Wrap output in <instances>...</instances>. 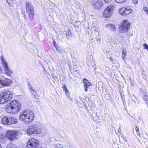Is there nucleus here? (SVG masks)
I'll return each instance as SVG.
<instances>
[{
  "instance_id": "39448f33",
  "label": "nucleus",
  "mask_w": 148,
  "mask_h": 148,
  "mask_svg": "<svg viewBox=\"0 0 148 148\" xmlns=\"http://www.w3.org/2000/svg\"><path fill=\"white\" fill-rule=\"evenodd\" d=\"M16 119L13 117L8 116L0 117V123L4 125H11L16 123Z\"/></svg>"
},
{
  "instance_id": "7c9ffc66",
  "label": "nucleus",
  "mask_w": 148,
  "mask_h": 148,
  "mask_svg": "<svg viewBox=\"0 0 148 148\" xmlns=\"http://www.w3.org/2000/svg\"><path fill=\"white\" fill-rule=\"evenodd\" d=\"M67 97L68 98V99L71 101H73V99L72 98L70 97L69 95V96H67Z\"/></svg>"
},
{
  "instance_id": "58836bf2",
  "label": "nucleus",
  "mask_w": 148,
  "mask_h": 148,
  "mask_svg": "<svg viewBox=\"0 0 148 148\" xmlns=\"http://www.w3.org/2000/svg\"><path fill=\"white\" fill-rule=\"evenodd\" d=\"M6 1H7V2H8V3L9 4H10V3L9 2H8V0H6Z\"/></svg>"
},
{
  "instance_id": "1a4fd4ad",
  "label": "nucleus",
  "mask_w": 148,
  "mask_h": 148,
  "mask_svg": "<svg viewBox=\"0 0 148 148\" xmlns=\"http://www.w3.org/2000/svg\"><path fill=\"white\" fill-rule=\"evenodd\" d=\"M130 24L127 21L124 20L121 26L119 27V31L120 33H125L129 29Z\"/></svg>"
},
{
  "instance_id": "473e14b6",
  "label": "nucleus",
  "mask_w": 148,
  "mask_h": 148,
  "mask_svg": "<svg viewBox=\"0 0 148 148\" xmlns=\"http://www.w3.org/2000/svg\"><path fill=\"white\" fill-rule=\"evenodd\" d=\"M112 0H104L106 3H108L111 2Z\"/></svg>"
},
{
  "instance_id": "a18cd8bd",
  "label": "nucleus",
  "mask_w": 148,
  "mask_h": 148,
  "mask_svg": "<svg viewBox=\"0 0 148 148\" xmlns=\"http://www.w3.org/2000/svg\"><path fill=\"white\" fill-rule=\"evenodd\" d=\"M147 148H148V147H147Z\"/></svg>"
},
{
  "instance_id": "79ce46f5",
  "label": "nucleus",
  "mask_w": 148,
  "mask_h": 148,
  "mask_svg": "<svg viewBox=\"0 0 148 148\" xmlns=\"http://www.w3.org/2000/svg\"><path fill=\"white\" fill-rule=\"evenodd\" d=\"M43 69H44L45 70V68L44 67H43Z\"/></svg>"
},
{
  "instance_id": "e433bc0d",
  "label": "nucleus",
  "mask_w": 148,
  "mask_h": 148,
  "mask_svg": "<svg viewBox=\"0 0 148 148\" xmlns=\"http://www.w3.org/2000/svg\"><path fill=\"white\" fill-rule=\"evenodd\" d=\"M143 77L144 78L145 80H146L147 79V77L146 76H145V75H144V76H143Z\"/></svg>"
},
{
  "instance_id": "c9c22d12",
  "label": "nucleus",
  "mask_w": 148,
  "mask_h": 148,
  "mask_svg": "<svg viewBox=\"0 0 148 148\" xmlns=\"http://www.w3.org/2000/svg\"><path fill=\"white\" fill-rule=\"evenodd\" d=\"M30 91L31 93H32L36 92V91L35 90H34V89H33V90H30Z\"/></svg>"
},
{
  "instance_id": "9b49d317",
  "label": "nucleus",
  "mask_w": 148,
  "mask_h": 148,
  "mask_svg": "<svg viewBox=\"0 0 148 148\" xmlns=\"http://www.w3.org/2000/svg\"><path fill=\"white\" fill-rule=\"evenodd\" d=\"M1 93V96L5 97L7 101L11 100L13 96L12 92L8 89L4 91Z\"/></svg>"
},
{
  "instance_id": "20e7f679",
  "label": "nucleus",
  "mask_w": 148,
  "mask_h": 148,
  "mask_svg": "<svg viewBox=\"0 0 148 148\" xmlns=\"http://www.w3.org/2000/svg\"><path fill=\"white\" fill-rule=\"evenodd\" d=\"M40 124L38 123L30 126L27 130V134L30 135L33 134H39L41 132Z\"/></svg>"
},
{
  "instance_id": "9d476101",
  "label": "nucleus",
  "mask_w": 148,
  "mask_h": 148,
  "mask_svg": "<svg viewBox=\"0 0 148 148\" xmlns=\"http://www.w3.org/2000/svg\"><path fill=\"white\" fill-rule=\"evenodd\" d=\"M132 10L128 7H123L120 8L119 10V14L123 16H125L132 12Z\"/></svg>"
},
{
  "instance_id": "0eeeda50",
  "label": "nucleus",
  "mask_w": 148,
  "mask_h": 148,
  "mask_svg": "<svg viewBox=\"0 0 148 148\" xmlns=\"http://www.w3.org/2000/svg\"><path fill=\"white\" fill-rule=\"evenodd\" d=\"M26 11L29 18L31 20L33 19L34 16V9L31 4L28 1L26 3Z\"/></svg>"
},
{
  "instance_id": "c756f323",
  "label": "nucleus",
  "mask_w": 148,
  "mask_h": 148,
  "mask_svg": "<svg viewBox=\"0 0 148 148\" xmlns=\"http://www.w3.org/2000/svg\"><path fill=\"white\" fill-rule=\"evenodd\" d=\"M133 3L135 4H136L138 3V0H132Z\"/></svg>"
},
{
  "instance_id": "dca6fc26",
  "label": "nucleus",
  "mask_w": 148,
  "mask_h": 148,
  "mask_svg": "<svg viewBox=\"0 0 148 148\" xmlns=\"http://www.w3.org/2000/svg\"><path fill=\"white\" fill-rule=\"evenodd\" d=\"M5 73L7 75L10 76L12 72L9 67L4 69Z\"/></svg>"
},
{
  "instance_id": "bb28decb",
  "label": "nucleus",
  "mask_w": 148,
  "mask_h": 148,
  "mask_svg": "<svg viewBox=\"0 0 148 148\" xmlns=\"http://www.w3.org/2000/svg\"><path fill=\"white\" fill-rule=\"evenodd\" d=\"M65 92V94L66 95V96H69V92L68 90H67L65 91H64Z\"/></svg>"
},
{
  "instance_id": "f8f14e48",
  "label": "nucleus",
  "mask_w": 148,
  "mask_h": 148,
  "mask_svg": "<svg viewBox=\"0 0 148 148\" xmlns=\"http://www.w3.org/2000/svg\"><path fill=\"white\" fill-rule=\"evenodd\" d=\"M12 83L11 80L7 78L4 79H1L0 78V84L4 86H9Z\"/></svg>"
},
{
  "instance_id": "6ab92c4d",
  "label": "nucleus",
  "mask_w": 148,
  "mask_h": 148,
  "mask_svg": "<svg viewBox=\"0 0 148 148\" xmlns=\"http://www.w3.org/2000/svg\"><path fill=\"white\" fill-rule=\"evenodd\" d=\"M122 57L123 60H125V58L126 56V50L125 49H123L122 50Z\"/></svg>"
},
{
  "instance_id": "f704fd0d",
  "label": "nucleus",
  "mask_w": 148,
  "mask_h": 148,
  "mask_svg": "<svg viewBox=\"0 0 148 148\" xmlns=\"http://www.w3.org/2000/svg\"><path fill=\"white\" fill-rule=\"evenodd\" d=\"M117 131H118V132L119 133H120L121 132V130L120 128H119L118 129Z\"/></svg>"
},
{
  "instance_id": "6e6552de",
  "label": "nucleus",
  "mask_w": 148,
  "mask_h": 148,
  "mask_svg": "<svg viewBox=\"0 0 148 148\" xmlns=\"http://www.w3.org/2000/svg\"><path fill=\"white\" fill-rule=\"evenodd\" d=\"M115 8L114 5H111L108 6L104 10L103 15L104 17L108 18L110 17L113 13Z\"/></svg>"
},
{
  "instance_id": "c85d7f7f",
  "label": "nucleus",
  "mask_w": 148,
  "mask_h": 148,
  "mask_svg": "<svg viewBox=\"0 0 148 148\" xmlns=\"http://www.w3.org/2000/svg\"><path fill=\"white\" fill-rule=\"evenodd\" d=\"M36 92H33V93H32V97L35 98H36Z\"/></svg>"
},
{
  "instance_id": "2eb2a0df",
  "label": "nucleus",
  "mask_w": 148,
  "mask_h": 148,
  "mask_svg": "<svg viewBox=\"0 0 148 148\" xmlns=\"http://www.w3.org/2000/svg\"><path fill=\"white\" fill-rule=\"evenodd\" d=\"M0 58L2 63V66L3 69L9 67L8 62L6 60L3 56H1Z\"/></svg>"
},
{
  "instance_id": "cd10ccee",
  "label": "nucleus",
  "mask_w": 148,
  "mask_h": 148,
  "mask_svg": "<svg viewBox=\"0 0 148 148\" xmlns=\"http://www.w3.org/2000/svg\"><path fill=\"white\" fill-rule=\"evenodd\" d=\"M62 88L63 90L64 91H65L67 90V89L66 86V85L65 84H64L62 86Z\"/></svg>"
},
{
  "instance_id": "f3484780",
  "label": "nucleus",
  "mask_w": 148,
  "mask_h": 148,
  "mask_svg": "<svg viewBox=\"0 0 148 148\" xmlns=\"http://www.w3.org/2000/svg\"><path fill=\"white\" fill-rule=\"evenodd\" d=\"M106 27L113 31H114L116 29V27L114 25L109 23L106 25Z\"/></svg>"
},
{
  "instance_id": "b1692460",
  "label": "nucleus",
  "mask_w": 148,
  "mask_h": 148,
  "mask_svg": "<svg viewBox=\"0 0 148 148\" xmlns=\"http://www.w3.org/2000/svg\"><path fill=\"white\" fill-rule=\"evenodd\" d=\"M115 1L117 3H123V2H125L127 0H115Z\"/></svg>"
},
{
  "instance_id": "4c0bfd02",
  "label": "nucleus",
  "mask_w": 148,
  "mask_h": 148,
  "mask_svg": "<svg viewBox=\"0 0 148 148\" xmlns=\"http://www.w3.org/2000/svg\"><path fill=\"white\" fill-rule=\"evenodd\" d=\"M110 59L111 61H113V58L112 57H110Z\"/></svg>"
},
{
  "instance_id": "412c9836",
  "label": "nucleus",
  "mask_w": 148,
  "mask_h": 148,
  "mask_svg": "<svg viewBox=\"0 0 148 148\" xmlns=\"http://www.w3.org/2000/svg\"><path fill=\"white\" fill-rule=\"evenodd\" d=\"M106 39L107 43L111 42L112 40V38L110 36L106 37Z\"/></svg>"
},
{
  "instance_id": "ea45409f",
  "label": "nucleus",
  "mask_w": 148,
  "mask_h": 148,
  "mask_svg": "<svg viewBox=\"0 0 148 148\" xmlns=\"http://www.w3.org/2000/svg\"><path fill=\"white\" fill-rule=\"evenodd\" d=\"M0 148H2V146L0 144Z\"/></svg>"
},
{
  "instance_id": "f257e3e1",
  "label": "nucleus",
  "mask_w": 148,
  "mask_h": 148,
  "mask_svg": "<svg viewBox=\"0 0 148 148\" xmlns=\"http://www.w3.org/2000/svg\"><path fill=\"white\" fill-rule=\"evenodd\" d=\"M35 117L34 113L29 110L21 112L20 114L19 119L25 123L29 124L33 121Z\"/></svg>"
},
{
  "instance_id": "72a5a7b5",
  "label": "nucleus",
  "mask_w": 148,
  "mask_h": 148,
  "mask_svg": "<svg viewBox=\"0 0 148 148\" xmlns=\"http://www.w3.org/2000/svg\"><path fill=\"white\" fill-rule=\"evenodd\" d=\"M53 44L56 47V45H57V43L54 41H53Z\"/></svg>"
},
{
  "instance_id": "4be33fe9",
  "label": "nucleus",
  "mask_w": 148,
  "mask_h": 148,
  "mask_svg": "<svg viewBox=\"0 0 148 148\" xmlns=\"http://www.w3.org/2000/svg\"><path fill=\"white\" fill-rule=\"evenodd\" d=\"M56 148H63L62 145L59 143H58L55 145Z\"/></svg>"
},
{
  "instance_id": "2f4dec72",
  "label": "nucleus",
  "mask_w": 148,
  "mask_h": 148,
  "mask_svg": "<svg viewBox=\"0 0 148 148\" xmlns=\"http://www.w3.org/2000/svg\"><path fill=\"white\" fill-rule=\"evenodd\" d=\"M96 40L97 42L98 43H99L100 42V38H97L96 39Z\"/></svg>"
},
{
  "instance_id": "423d86ee",
  "label": "nucleus",
  "mask_w": 148,
  "mask_h": 148,
  "mask_svg": "<svg viewBox=\"0 0 148 148\" xmlns=\"http://www.w3.org/2000/svg\"><path fill=\"white\" fill-rule=\"evenodd\" d=\"M20 134V132L17 131L8 130L6 132L5 137L10 140L13 141L17 139L16 136Z\"/></svg>"
},
{
  "instance_id": "a878e982",
  "label": "nucleus",
  "mask_w": 148,
  "mask_h": 148,
  "mask_svg": "<svg viewBox=\"0 0 148 148\" xmlns=\"http://www.w3.org/2000/svg\"><path fill=\"white\" fill-rule=\"evenodd\" d=\"M144 49L147 50L148 51V45L146 44H144L143 45Z\"/></svg>"
},
{
  "instance_id": "a19ab883",
  "label": "nucleus",
  "mask_w": 148,
  "mask_h": 148,
  "mask_svg": "<svg viewBox=\"0 0 148 148\" xmlns=\"http://www.w3.org/2000/svg\"><path fill=\"white\" fill-rule=\"evenodd\" d=\"M106 69H109V68L108 67H106Z\"/></svg>"
},
{
  "instance_id": "37998d69",
  "label": "nucleus",
  "mask_w": 148,
  "mask_h": 148,
  "mask_svg": "<svg viewBox=\"0 0 148 148\" xmlns=\"http://www.w3.org/2000/svg\"><path fill=\"white\" fill-rule=\"evenodd\" d=\"M1 128V126H0V129Z\"/></svg>"
},
{
  "instance_id": "ddd939ff",
  "label": "nucleus",
  "mask_w": 148,
  "mask_h": 148,
  "mask_svg": "<svg viewBox=\"0 0 148 148\" xmlns=\"http://www.w3.org/2000/svg\"><path fill=\"white\" fill-rule=\"evenodd\" d=\"M103 5V2L101 0H98L95 1L93 3V6L96 9L101 8Z\"/></svg>"
},
{
  "instance_id": "a211bd4d",
  "label": "nucleus",
  "mask_w": 148,
  "mask_h": 148,
  "mask_svg": "<svg viewBox=\"0 0 148 148\" xmlns=\"http://www.w3.org/2000/svg\"><path fill=\"white\" fill-rule=\"evenodd\" d=\"M2 94H1L0 95V103L3 104L5 102L7 101V99H5V97H2Z\"/></svg>"
},
{
  "instance_id": "aec40b11",
  "label": "nucleus",
  "mask_w": 148,
  "mask_h": 148,
  "mask_svg": "<svg viewBox=\"0 0 148 148\" xmlns=\"http://www.w3.org/2000/svg\"><path fill=\"white\" fill-rule=\"evenodd\" d=\"M6 148H18L12 144H8Z\"/></svg>"
},
{
  "instance_id": "4468645a",
  "label": "nucleus",
  "mask_w": 148,
  "mask_h": 148,
  "mask_svg": "<svg viewBox=\"0 0 148 148\" xmlns=\"http://www.w3.org/2000/svg\"><path fill=\"white\" fill-rule=\"evenodd\" d=\"M83 81L85 90L86 91H88V88L91 85V84L90 82L88 81L87 79L86 78L84 79Z\"/></svg>"
},
{
  "instance_id": "7ed1b4c3",
  "label": "nucleus",
  "mask_w": 148,
  "mask_h": 148,
  "mask_svg": "<svg viewBox=\"0 0 148 148\" xmlns=\"http://www.w3.org/2000/svg\"><path fill=\"white\" fill-rule=\"evenodd\" d=\"M21 107L20 103L17 101L14 100L8 104L5 109L8 113L15 114L20 110Z\"/></svg>"
},
{
  "instance_id": "c03bdc74",
  "label": "nucleus",
  "mask_w": 148,
  "mask_h": 148,
  "mask_svg": "<svg viewBox=\"0 0 148 148\" xmlns=\"http://www.w3.org/2000/svg\"><path fill=\"white\" fill-rule=\"evenodd\" d=\"M10 0L12 1H13V0Z\"/></svg>"
},
{
  "instance_id": "393cba45",
  "label": "nucleus",
  "mask_w": 148,
  "mask_h": 148,
  "mask_svg": "<svg viewBox=\"0 0 148 148\" xmlns=\"http://www.w3.org/2000/svg\"><path fill=\"white\" fill-rule=\"evenodd\" d=\"M136 127L135 128V129L137 133V134L140 135V132L139 131V129L138 127H137V126H136Z\"/></svg>"
},
{
  "instance_id": "f03ea898",
  "label": "nucleus",
  "mask_w": 148,
  "mask_h": 148,
  "mask_svg": "<svg viewBox=\"0 0 148 148\" xmlns=\"http://www.w3.org/2000/svg\"><path fill=\"white\" fill-rule=\"evenodd\" d=\"M21 107L20 103L17 101L14 100L8 104L5 109L8 113L15 114L20 110Z\"/></svg>"
},
{
  "instance_id": "5701e85b",
  "label": "nucleus",
  "mask_w": 148,
  "mask_h": 148,
  "mask_svg": "<svg viewBox=\"0 0 148 148\" xmlns=\"http://www.w3.org/2000/svg\"><path fill=\"white\" fill-rule=\"evenodd\" d=\"M28 85L29 89L30 90H32L34 89L32 87L31 85L30 84V82H28Z\"/></svg>"
}]
</instances>
